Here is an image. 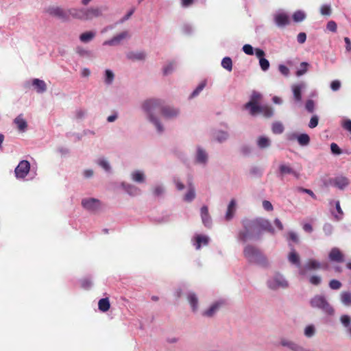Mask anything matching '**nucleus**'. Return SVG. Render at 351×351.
I'll return each mask as SVG.
<instances>
[{"mask_svg": "<svg viewBox=\"0 0 351 351\" xmlns=\"http://www.w3.org/2000/svg\"><path fill=\"white\" fill-rule=\"evenodd\" d=\"M243 230L238 234V239L243 242L249 240L257 241L261 238V231L265 230L272 234H275V230L271 223L267 219L258 218L256 219H243L242 221Z\"/></svg>", "mask_w": 351, "mask_h": 351, "instance_id": "f257e3e1", "label": "nucleus"}, {"mask_svg": "<svg viewBox=\"0 0 351 351\" xmlns=\"http://www.w3.org/2000/svg\"><path fill=\"white\" fill-rule=\"evenodd\" d=\"M162 104L160 99L151 98L144 101L141 105V108L146 114L147 120L154 125L156 131L160 134L162 133L165 129L156 112L158 110L161 111Z\"/></svg>", "mask_w": 351, "mask_h": 351, "instance_id": "f03ea898", "label": "nucleus"}, {"mask_svg": "<svg viewBox=\"0 0 351 351\" xmlns=\"http://www.w3.org/2000/svg\"><path fill=\"white\" fill-rule=\"evenodd\" d=\"M243 255L250 263L258 265L263 268H269L270 266L267 257L253 245H247L244 247Z\"/></svg>", "mask_w": 351, "mask_h": 351, "instance_id": "7ed1b4c3", "label": "nucleus"}, {"mask_svg": "<svg viewBox=\"0 0 351 351\" xmlns=\"http://www.w3.org/2000/svg\"><path fill=\"white\" fill-rule=\"evenodd\" d=\"M268 289L272 291H276L280 289H287L289 286V283L286 278L280 272H276L269 276L266 282Z\"/></svg>", "mask_w": 351, "mask_h": 351, "instance_id": "20e7f679", "label": "nucleus"}, {"mask_svg": "<svg viewBox=\"0 0 351 351\" xmlns=\"http://www.w3.org/2000/svg\"><path fill=\"white\" fill-rule=\"evenodd\" d=\"M310 304L313 308L320 309L324 313L328 315L335 314L334 308L328 302L323 295H315L310 300Z\"/></svg>", "mask_w": 351, "mask_h": 351, "instance_id": "39448f33", "label": "nucleus"}, {"mask_svg": "<svg viewBox=\"0 0 351 351\" xmlns=\"http://www.w3.org/2000/svg\"><path fill=\"white\" fill-rule=\"evenodd\" d=\"M274 23L279 28H284L291 23L290 16L285 10H276L273 14Z\"/></svg>", "mask_w": 351, "mask_h": 351, "instance_id": "423d86ee", "label": "nucleus"}, {"mask_svg": "<svg viewBox=\"0 0 351 351\" xmlns=\"http://www.w3.org/2000/svg\"><path fill=\"white\" fill-rule=\"evenodd\" d=\"M31 172V165L28 160H22L14 169V175L17 180H25ZM28 179H27V180Z\"/></svg>", "mask_w": 351, "mask_h": 351, "instance_id": "0eeeda50", "label": "nucleus"}, {"mask_svg": "<svg viewBox=\"0 0 351 351\" xmlns=\"http://www.w3.org/2000/svg\"><path fill=\"white\" fill-rule=\"evenodd\" d=\"M107 10L105 5L84 7V21H91L95 18L101 17Z\"/></svg>", "mask_w": 351, "mask_h": 351, "instance_id": "6e6552de", "label": "nucleus"}, {"mask_svg": "<svg viewBox=\"0 0 351 351\" xmlns=\"http://www.w3.org/2000/svg\"><path fill=\"white\" fill-rule=\"evenodd\" d=\"M328 264H322L315 259H309L306 264L298 270V274L301 276H305L308 271L317 270L319 269H327Z\"/></svg>", "mask_w": 351, "mask_h": 351, "instance_id": "1a4fd4ad", "label": "nucleus"}, {"mask_svg": "<svg viewBox=\"0 0 351 351\" xmlns=\"http://www.w3.org/2000/svg\"><path fill=\"white\" fill-rule=\"evenodd\" d=\"M209 161V155L205 148L201 145L196 147L194 153V162L202 167H206Z\"/></svg>", "mask_w": 351, "mask_h": 351, "instance_id": "9d476101", "label": "nucleus"}, {"mask_svg": "<svg viewBox=\"0 0 351 351\" xmlns=\"http://www.w3.org/2000/svg\"><path fill=\"white\" fill-rule=\"evenodd\" d=\"M101 202L92 197L84 198L82 200V207L90 213H96L101 208Z\"/></svg>", "mask_w": 351, "mask_h": 351, "instance_id": "9b49d317", "label": "nucleus"}, {"mask_svg": "<svg viewBox=\"0 0 351 351\" xmlns=\"http://www.w3.org/2000/svg\"><path fill=\"white\" fill-rule=\"evenodd\" d=\"M30 86H32L38 94L44 93L47 89L45 82L38 78H34L31 81H26L24 82L25 88H29Z\"/></svg>", "mask_w": 351, "mask_h": 351, "instance_id": "f8f14e48", "label": "nucleus"}, {"mask_svg": "<svg viewBox=\"0 0 351 351\" xmlns=\"http://www.w3.org/2000/svg\"><path fill=\"white\" fill-rule=\"evenodd\" d=\"M306 87L307 84L303 81L291 85L293 99L296 103H300L302 101V93L306 90Z\"/></svg>", "mask_w": 351, "mask_h": 351, "instance_id": "ddd939ff", "label": "nucleus"}, {"mask_svg": "<svg viewBox=\"0 0 351 351\" xmlns=\"http://www.w3.org/2000/svg\"><path fill=\"white\" fill-rule=\"evenodd\" d=\"M328 259L330 262L335 263H342L345 261L343 253L337 247H334L330 250Z\"/></svg>", "mask_w": 351, "mask_h": 351, "instance_id": "4468645a", "label": "nucleus"}, {"mask_svg": "<svg viewBox=\"0 0 351 351\" xmlns=\"http://www.w3.org/2000/svg\"><path fill=\"white\" fill-rule=\"evenodd\" d=\"M210 241V239L208 236L201 234H195L191 240L193 246L197 250L204 246L208 245Z\"/></svg>", "mask_w": 351, "mask_h": 351, "instance_id": "2eb2a0df", "label": "nucleus"}, {"mask_svg": "<svg viewBox=\"0 0 351 351\" xmlns=\"http://www.w3.org/2000/svg\"><path fill=\"white\" fill-rule=\"evenodd\" d=\"M161 113L165 118L172 119L180 115V110L178 108L166 106L161 108Z\"/></svg>", "mask_w": 351, "mask_h": 351, "instance_id": "dca6fc26", "label": "nucleus"}, {"mask_svg": "<svg viewBox=\"0 0 351 351\" xmlns=\"http://www.w3.org/2000/svg\"><path fill=\"white\" fill-rule=\"evenodd\" d=\"M280 345L282 347L287 348L292 351H312L310 349L305 348L297 343L285 338H283L280 341Z\"/></svg>", "mask_w": 351, "mask_h": 351, "instance_id": "f3484780", "label": "nucleus"}, {"mask_svg": "<svg viewBox=\"0 0 351 351\" xmlns=\"http://www.w3.org/2000/svg\"><path fill=\"white\" fill-rule=\"evenodd\" d=\"M120 186L130 196H138L142 193L141 190L138 186L125 182H122Z\"/></svg>", "mask_w": 351, "mask_h": 351, "instance_id": "a211bd4d", "label": "nucleus"}, {"mask_svg": "<svg viewBox=\"0 0 351 351\" xmlns=\"http://www.w3.org/2000/svg\"><path fill=\"white\" fill-rule=\"evenodd\" d=\"M330 206V213L334 217L336 221H339L342 219L343 216V213L341 208L340 203L339 201L331 200L329 202Z\"/></svg>", "mask_w": 351, "mask_h": 351, "instance_id": "6ab92c4d", "label": "nucleus"}, {"mask_svg": "<svg viewBox=\"0 0 351 351\" xmlns=\"http://www.w3.org/2000/svg\"><path fill=\"white\" fill-rule=\"evenodd\" d=\"M48 12L50 15L56 16L63 21L68 20V10H65L60 7L56 6L49 8Z\"/></svg>", "mask_w": 351, "mask_h": 351, "instance_id": "aec40b11", "label": "nucleus"}, {"mask_svg": "<svg viewBox=\"0 0 351 351\" xmlns=\"http://www.w3.org/2000/svg\"><path fill=\"white\" fill-rule=\"evenodd\" d=\"M129 37V34L127 31H123L120 34L116 35L110 40L104 42V45L114 46L121 43L122 40Z\"/></svg>", "mask_w": 351, "mask_h": 351, "instance_id": "412c9836", "label": "nucleus"}, {"mask_svg": "<svg viewBox=\"0 0 351 351\" xmlns=\"http://www.w3.org/2000/svg\"><path fill=\"white\" fill-rule=\"evenodd\" d=\"M278 172L280 176L282 177L287 174H291L297 179L300 178V173L292 169L289 165L285 163L280 164L278 167Z\"/></svg>", "mask_w": 351, "mask_h": 351, "instance_id": "4be33fe9", "label": "nucleus"}, {"mask_svg": "<svg viewBox=\"0 0 351 351\" xmlns=\"http://www.w3.org/2000/svg\"><path fill=\"white\" fill-rule=\"evenodd\" d=\"M289 245L291 248V252H289V254L287 256L288 261L290 263H291L292 265H294L295 267H297L299 270L302 267L301 265L300 256L298 254V253L295 252L293 246L291 244H289Z\"/></svg>", "mask_w": 351, "mask_h": 351, "instance_id": "5701e85b", "label": "nucleus"}, {"mask_svg": "<svg viewBox=\"0 0 351 351\" xmlns=\"http://www.w3.org/2000/svg\"><path fill=\"white\" fill-rule=\"evenodd\" d=\"M330 184L339 189H343L349 184V180L343 176H338L330 180Z\"/></svg>", "mask_w": 351, "mask_h": 351, "instance_id": "b1692460", "label": "nucleus"}, {"mask_svg": "<svg viewBox=\"0 0 351 351\" xmlns=\"http://www.w3.org/2000/svg\"><path fill=\"white\" fill-rule=\"evenodd\" d=\"M70 16L73 19L84 21V7L68 9V19Z\"/></svg>", "mask_w": 351, "mask_h": 351, "instance_id": "393cba45", "label": "nucleus"}, {"mask_svg": "<svg viewBox=\"0 0 351 351\" xmlns=\"http://www.w3.org/2000/svg\"><path fill=\"white\" fill-rule=\"evenodd\" d=\"M130 179L137 184H143L146 180V176L142 170H134L130 173Z\"/></svg>", "mask_w": 351, "mask_h": 351, "instance_id": "a878e982", "label": "nucleus"}, {"mask_svg": "<svg viewBox=\"0 0 351 351\" xmlns=\"http://www.w3.org/2000/svg\"><path fill=\"white\" fill-rule=\"evenodd\" d=\"M222 304L223 302L221 301L214 302L202 313V315L207 317H212L219 311Z\"/></svg>", "mask_w": 351, "mask_h": 351, "instance_id": "bb28decb", "label": "nucleus"}, {"mask_svg": "<svg viewBox=\"0 0 351 351\" xmlns=\"http://www.w3.org/2000/svg\"><path fill=\"white\" fill-rule=\"evenodd\" d=\"M200 215L203 224L207 228L212 226V219L208 213V208L206 206H203L200 209Z\"/></svg>", "mask_w": 351, "mask_h": 351, "instance_id": "cd10ccee", "label": "nucleus"}, {"mask_svg": "<svg viewBox=\"0 0 351 351\" xmlns=\"http://www.w3.org/2000/svg\"><path fill=\"white\" fill-rule=\"evenodd\" d=\"M195 188L192 182H189L187 186V191L184 195L183 200L186 202H191L195 198Z\"/></svg>", "mask_w": 351, "mask_h": 351, "instance_id": "c85d7f7f", "label": "nucleus"}, {"mask_svg": "<svg viewBox=\"0 0 351 351\" xmlns=\"http://www.w3.org/2000/svg\"><path fill=\"white\" fill-rule=\"evenodd\" d=\"M261 105H258V103L254 101H249L245 104V108L248 110L250 114L252 116L256 115L260 113Z\"/></svg>", "mask_w": 351, "mask_h": 351, "instance_id": "c756f323", "label": "nucleus"}, {"mask_svg": "<svg viewBox=\"0 0 351 351\" xmlns=\"http://www.w3.org/2000/svg\"><path fill=\"white\" fill-rule=\"evenodd\" d=\"M14 123L20 132H25L27 128V123L22 114L18 115L14 119Z\"/></svg>", "mask_w": 351, "mask_h": 351, "instance_id": "7c9ffc66", "label": "nucleus"}, {"mask_svg": "<svg viewBox=\"0 0 351 351\" xmlns=\"http://www.w3.org/2000/svg\"><path fill=\"white\" fill-rule=\"evenodd\" d=\"M235 211H236V201H235V199H232L230 202V203L228 206L227 211L225 215L226 220H227V221L231 220L234 217Z\"/></svg>", "mask_w": 351, "mask_h": 351, "instance_id": "2f4dec72", "label": "nucleus"}, {"mask_svg": "<svg viewBox=\"0 0 351 351\" xmlns=\"http://www.w3.org/2000/svg\"><path fill=\"white\" fill-rule=\"evenodd\" d=\"M256 144L258 148L263 149L269 147L271 145V141L269 137L261 136L257 138Z\"/></svg>", "mask_w": 351, "mask_h": 351, "instance_id": "473e14b6", "label": "nucleus"}, {"mask_svg": "<svg viewBox=\"0 0 351 351\" xmlns=\"http://www.w3.org/2000/svg\"><path fill=\"white\" fill-rule=\"evenodd\" d=\"M187 300L193 311H196L198 308V298L197 295L194 292L190 291L187 294Z\"/></svg>", "mask_w": 351, "mask_h": 351, "instance_id": "72a5a7b5", "label": "nucleus"}, {"mask_svg": "<svg viewBox=\"0 0 351 351\" xmlns=\"http://www.w3.org/2000/svg\"><path fill=\"white\" fill-rule=\"evenodd\" d=\"M213 138L218 143H222L228 139L229 134L226 131L217 130L213 134Z\"/></svg>", "mask_w": 351, "mask_h": 351, "instance_id": "f704fd0d", "label": "nucleus"}, {"mask_svg": "<svg viewBox=\"0 0 351 351\" xmlns=\"http://www.w3.org/2000/svg\"><path fill=\"white\" fill-rule=\"evenodd\" d=\"M145 53L143 51H131L127 53L126 57L132 60H143L145 58Z\"/></svg>", "mask_w": 351, "mask_h": 351, "instance_id": "c9c22d12", "label": "nucleus"}, {"mask_svg": "<svg viewBox=\"0 0 351 351\" xmlns=\"http://www.w3.org/2000/svg\"><path fill=\"white\" fill-rule=\"evenodd\" d=\"M309 67L310 64L307 62H301L300 64L299 68L297 69L295 72V75L297 77H301L305 75L308 72Z\"/></svg>", "mask_w": 351, "mask_h": 351, "instance_id": "e433bc0d", "label": "nucleus"}, {"mask_svg": "<svg viewBox=\"0 0 351 351\" xmlns=\"http://www.w3.org/2000/svg\"><path fill=\"white\" fill-rule=\"evenodd\" d=\"M114 73L110 69H106L104 71V81L106 85H111L114 80Z\"/></svg>", "mask_w": 351, "mask_h": 351, "instance_id": "4c0bfd02", "label": "nucleus"}, {"mask_svg": "<svg viewBox=\"0 0 351 351\" xmlns=\"http://www.w3.org/2000/svg\"><path fill=\"white\" fill-rule=\"evenodd\" d=\"M97 164L101 167L106 172L111 173L112 168L108 160L104 158H99L97 161Z\"/></svg>", "mask_w": 351, "mask_h": 351, "instance_id": "58836bf2", "label": "nucleus"}, {"mask_svg": "<svg viewBox=\"0 0 351 351\" xmlns=\"http://www.w3.org/2000/svg\"><path fill=\"white\" fill-rule=\"evenodd\" d=\"M292 136L297 138L298 142L301 146H306L310 143V137L307 134H301L298 136L292 134Z\"/></svg>", "mask_w": 351, "mask_h": 351, "instance_id": "ea45409f", "label": "nucleus"}, {"mask_svg": "<svg viewBox=\"0 0 351 351\" xmlns=\"http://www.w3.org/2000/svg\"><path fill=\"white\" fill-rule=\"evenodd\" d=\"M260 113L266 118H270L273 117L274 112V109L271 106L268 105H261Z\"/></svg>", "mask_w": 351, "mask_h": 351, "instance_id": "a19ab883", "label": "nucleus"}, {"mask_svg": "<svg viewBox=\"0 0 351 351\" xmlns=\"http://www.w3.org/2000/svg\"><path fill=\"white\" fill-rule=\"evenodd\" d=\"M110 304L108 298H102L99 300L98 308L102 312H106L109 310Z\"/></svg>", "mask_w": 351, "mask_h": 351, "instance_id": "79ce46f5", "label": "nucleus"}, {"mask_svg": "<svg viewBox=\"0 0 351 351\" xmlns=\"http://www.w3.org/2000/svg\"><path fill=\"white\" fill-rule=\"evenodd\" d=\"M165 191V186L162 184H156L152 188V193L155 197H161Z\"/></svg>", "mask_w": 351, "mask_h": 351, "instance_id": "37998d69", "label": "nucleus"}, {"mask_svg": "<svg viewBox=\"0 0 351 351\" xmlns=\"http://www.w3.org/2000/svg\"><path fill=\"white\" fill-rule=\"evenodd\" d=\"M284 126L282 123L276 121L272 123L271 131L275 134H280L284 132Z\"/></svg>", "mask_w": 351, "mask_h": 351, "instance_id": "c03bdc74", "label": "nucleus"}, {"mask_svg": "<svg viewBox=\"0 0 351 351\" xmlns=\"http://www.w3.org/2000/svg\"><path fill=\"white\" fill-rule=\"evenodd\" d=\"M206 86V80L201 82L198 84V86L195 88V89L191 93L189 97L191 99V98H194V97H197L203 90V89L205 88Z\"/></svg>", "mask_w": 351, "mask_h": 351, "instance_id": "a18cd8bd", "label": "nucleus"}, {"mask_svg": "<svg viewBox=\"0 0 351 351\" xmlns=\"http://www.w3.org/2000/svg\"><path fill=\"white\" fill-rule=\"evenodd\" d=\"M95 36L93 32H86L80 36V40L82 43L90 42Z\"/></svg>", "mask_w": 351, "mask_h": 351, "instance_id": "49530a36", "label": "nucleus"}, {"mask_svg": "<svg viewBox=\"0 0 351 351\" xmlns=\"http://www.w3.org/2000/svg\"><path fill=\"white\" fill-rule=\"evenodd\" d=\"M292 17L294 22L300 23L306 19V14L302 10H298L293 13Z\"/></svg>", "mask_w": 351, "mask_h": 351, "instance_id": "de8ad7c7", "label": "nucleus"}, {"mask_svg": "<svg viewBox=\"0 0 351 351\" xmlns=\"http://www.w3.org/2000/svg\"><path fill=\"white\" fill-rule=\"evenodd\" d=\"M319 12L322 16H330L332 14V8L330 4L325 3L322 5L319 9Z\"/></svg>", "mask_w": 351, "mask_h": 351, "instance_id": "09e8293b", "label": "nucleus"}, {"mask_svg": "<svg viewBox=\"0 0 351 351\" xmlns=\"http://www.w3.org/2000/svg\"><path fill=\"white\" fill-rule=\"evenodd\" d=\"M221 66L227 70L231 71L232 70V61L230 57H225L221 60Z\"/></svg>", "mask_w": 351, "mask_h": 351, "instance_id": "8fccbe9b", "label": "nucleus"}, {"mask_svg": "<svg viewBox=\"0 0 351 351\" xmlns=\"http://www.w3.org/2000/svg\"><path fill=\"white\" fill-rule=\"evenodd\" d=\"M75 52L83 58L90 57L91 56V51L84 48L83 47L78 46L75 48Z\"/></svg>", "mask_w": 351, "mask_h": 351, "instance_id": "3c124183", "label": "nucleus"}, {"mask_svg": "<svg viewBox=\"0 0 351 351\" xmlns=\"http://www.w3.org/2000/svg\"><path fill=\"white\" fill-rule=\"evenodd\" d=\"M340 322L341 324L348 329L349 332H351V327L350 325V317L347 315H341L340 317Z\"/></svg>", "mask_w": 351, "mask_h": 351, "instance_id": "603ef678", "label": "nucleus"}, {"mask_svg": "<svg viewBox=\"0 0 351 351\" xmlns=\"http://www.w3.org/2000/svg\"><path fill=\"white\" fill-rule=\"evenodd\" d=\"M304 335L308 337L311 338L313 337L315 334V328L313 325H308L305 327L304 331Z\"/></svg>", "mask_w": 351, "mask_h": 351, "instance_id": "864d4df0", "label": "nucleus"}, {"mask_svg": "<svg viewBox=\"0 0 351 351\" xmlns=\"http://www.w3.org/2000/svg\"><path fill=\"white\" fill-rule=\"evenodd\" d=\"M341 301L344 305H350L351 304V293H343L341 295Z\"/></svg>", "mask_w": 351, "mask_h": 351, "instance_id": "5fc2aeb1", "label": "nucleus"}, {"mask_svg": "<svg viewBox=\"0 0 351 351\" xmlns=\"http://www.w3.org/2000/svg\"><path fill=\"white\" fill-rule=\"evenodd\" d=\"M259 65L263 71H268L270 66L269 60L265 58H260Z\"/></svg>", "mask_w": 351, "mask_h": 351, "instance_id": "6e6d98bb", "label": "nucleus"}, {"mask_svg": "<svg viewBox=\"0 0 351 351\" xmlns=\"http://www.w3.org/2000/svg\"><path fill=\"white\" fill-rule=\"evenodd\" d=\"M308 281L311 285L317 286L321 284L322 278L318 275H313L309 277Z\"/></svg>", "mask_w": 351, "mask_h": 351, "instance_id": "4d7b16f0", "label": "nucleus"}, {"mask_svg": "<svg viewBox=\"0 0 351 351\" xmlns=\"http://www.w3.org/2000/svg\"><path fill=\"white\" fill-rule=\"evenodd\" d=\"M242 50L247 55L252 56L254 53V49L250 44L244 45L242 47Z\"/></svg>", "mask_w": 351, "mask_h": 351, "instance_id": "13d9d810", "label": "nucleus"}, {"mask_svg": "<svg viewBox=\"0 0 351 351\" xmlns=\"http://www.w3.org/2000/svg\"><path fill=\"white\" fill-rule=\"evenodd\" d=\"M278 71L282 75L285 77H288L290 74L289 69L285 64H279Z\"/></svg>", "mask_w": 351, "mask_h": 351, "instance_id": "bf43d9fd", "label": "nucleus"}, {"mask_svg": "<svg viewBox=\"0 0 351 351\" xmlns=\"http://www.w3.org/2000/svg\"><path fill=\"white\" fill-rule=\"evenodd\" d=\"M323 231L326 236H330L332 234L333 226L332 224L326 223L323 226Z\"/></svg>", "mask_w": 351, "mask_h": 351, "instance_id": "052dcab7", "label": "nucleus"}, {"mask_svg": "<svg viewBox=\"0 0 351 351\" xmlns=\"http://www.w3.org/2000/svg\"><path fill=\"white\" fill-rule=\"evenodd\" d=\"M341 85V82L338 80H335L331 82L330 88L332 91L336 92L340 89Z\"/></svg>", "mask_w": 351, "mask_h": 351, "instance_id": "680f3d73", "label": "nucleus"}, {"mask_svg": "<svg viewBox=\"0 0 351 351\" xmlns=\"http://www.w3.org/2000/svg\"><path fill=\"white\" fill-rule=\"evenodd\" d=\"M326 29L331 32H336L337 29V23L334 21H330L327 23Z\"/></svg>", "mask_w": 351, "mask_h": 351, "instance_id": "e2e57ef3", "label": "nucleus"}, {"mask_svg": "<svg viewBox=\"0 0 351 351\" xmlns=\"http://www.w3.org/2000/svg\"><path fill=\"white\" fill-rule=\"evenodd\" d=\"M305 108L309 112H313L315 110V102L312 99H308L305 104Z\"/></svg>", "mask_w": 351, "mask_h": 351, "instance_id": "0e129e2a", "label": "nucleus"}, {"mask_svg": "<svg viewBox=\"0 0 351 351\" xmlns=\"http://www.w3.org/2000/svg\"><path fill=\"white\" fill-rule=\"evenodd\" d=\"M329 287L330 289L337 290L341 288V283L337 280H331L329 282Z\"/></svg>", "mask_w": 351, "mask_h": 351, "instance_id": "69168bd1", "label": "nucleus"}, {"mask_svg": "<svg viewBox=\"0 0 351 351\" xmlns=\"http://www.w3.org/2000/svg\"><path fill=\"white\" fill-rule=\"evenodd\" d=\"M80 284L82 287L85 289H88L93 285L92 281L89 278H84L81 280Z\"/></svg>", "mask_w": 351, "mask_h": 351, "instance_id": "338daca9", "label": "nucleus"}, {"mask_svg": "<svg viewBox=\"0 0 351 351\" xmlns=\"http://www.w3.org/2000/svg\"><path fill=\"white\" fill-rule=\"evenodd\" d=\"M330 150L334 155H340L342 153L341 149L335 143L330 144Z\"/></svg>", "mask_w": 351, "mask_h": 351, "instance_id": "774afa93", "label": "nucleus"}]
</instances>
